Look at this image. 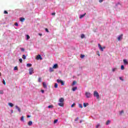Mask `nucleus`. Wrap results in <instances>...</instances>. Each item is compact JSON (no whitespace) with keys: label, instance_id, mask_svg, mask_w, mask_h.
<instances>
[{"label":"nucleus","instance_id":"nucleus-52","mask_svg":"<svg viewBox=\"0 0 128 128\" xmlns=\"http://www.w3.org/2000/svg\"><path fill=\"white\" fill-rule=\"evenodd\" d=\"M27 118H30V116L28 115V116H27Z\"/></svg>","mask_w":128,"mask_h":128},{"label":"nucleus","instance_id":"nucleus-29","mask_svg":"<svg viewBox=\"0 0 128 128\" xmlns=\"http://www.w3.org/2000/svg\"><path fill=\"white\" fill-rule=\"evenodd\" d=\"M121 70H124V65L121 66Z\"/></svg>","mask_w":128,"mask_h":128},{"label":"nucleus","instance_id":"nucleus-2","mask_svg":"<svg viewBox=\"0 0 128 128\" xmlns=\"http://www.w3.org/2000/svg\"><path fill=\"white\" fill-rule=\"evenodd\" d=\"M94 96H96V98H100V94H98V92L94 91Z\"/></svg>","mask_w":128,"mask_h":128},{"label":"nucleus","instance_id":"nucleus-26","mask_svg":"<svg viewBox=\"0 0 128 128\" xmlns=\"http://www.w3.org/2000/svg\"><path fill=\"white\" fill-rule=\"evenodd\" d=\"M54 108V106L52 105H50L49 106H48V108Z\"/></svg>","mask_w":128,"mask_h":128},{"label":"nucleus","instance_id":"nucleus-9","mask_svg":"<svg viewBox=\"0 0 128 128\" xmlns=\"http://www.w3.org/2000/svg\"><path fill=\"white\" fill-rule=\"evenodd\" d=\"M58 68V64H55L52 66V68Z\"/></svg>","mask_w":128,"mask_h":128},{"label":"nucleus","instance_id":"nucleus-14","mask_svg":"<svg viewBox=\"0 0 128 128\" xmlns=\"http://www.w3.org/2000/svg\"><path fill=\"white\" fill-rule=\"evenodd\" d=\"M32 125V121H29L28 122V126H30Z\"/></svg>","mask_w":128,"mask_h":128},{"label":"nucleus","instance_id":"nucleus-53","mask_svg":"<svg viewBox=\"0 0 128 128\" xmlns=\"http://www.w3.org/2000/svg\"><path fill=\"white\" fill-rule=\"evenodd\" d=\"M82 120H80V124H82Z\"/></svg>","mask_w":128,"mask_h":128},{"label":"nucleus","instance_id":"nucleus-25","mask_svg":"<svg viewBox=\"0 0 128 128\" xmlns=\"http://www.w3.org/2000/svg\"><path fill=\"white\" fill-rule=\"evenodd\" d=\"M54 68H50V72H54V69H53Z\"/></svg>","mask_w":128,"mask_h":128},{"label":"nucleus","instance_id":"nucleus-43","mask_svg":"<svg viewBox=\"0 0 128 128\" xmlns=\"http://www.w3.org/2000/svg\"><path fill=\"white\" fill-rule=\"evenodd\" d=\"M45 30H46V32H48V29L47 28H46L45 29Z\"/></svg>","mask_w":128,"mask_h":128},{"label":"nucleus","instance_id":"nucleus-39","mask_svg":"<svg viewBox=\"0 0 128 128\" xmlns=\"http://www.w3.org/2000/svg\"><path fill=\"white\" fill-rule=\"evenodd\" d=\"M3 84H4V86L6 84V81L4 80H3Z\"/></svg>","mask_w":128,"mask_h":128},{"label":"nucleus","instance_id":"nucleus-32","mask_svg":"<svg viewBox=\"0 0 128 128\" xmlns=\"http://www.w3.org/2000/svg\"><path fill=\"white\" fill-rule=\"evenodd\" d=\"M80 37L81 38H84V34H82Z\"/></svg>","mask_w":128,"mask_h":128},{"label":"nucleus","instance_id":"nucleus-50","mask_svg":"<svg viewBox=\"0 0 128 128\" xmlns=\"http://www.w3.org/2000/svg\"><path fill=\"white\" fill-rule=\"evenodd\" d=\"M41 92H42V94H44V90H41Z\"/></svg>","mask_w":128,"mask_h":128},{"label":"nucleus","instance_id":"nucleus-46","mask_svg":"<svg viewBox=\"0 0 128 128\" xmlns=\"http://www.w3.org/2000/svg\"><path fill=\"white\" fill-rule=\"evenodd\" d=\"M15 26H18V22H16Z\"/></svg>","mask_w":128,"mask_h":128},{"label":"nucleus","instance_id":"nucleus-47","mask_svg":"<svg viewBox=\"0 0 128 128\" xmlns=\"http://www.w3.org/2000/svg\"><path fill=\"white\" fill-rule=\"evenodd\" d=\"M97 54L98 56H100V52H98V53H97Z\"/></svg>","mask_w":128,"mask_h":128},{"label":"nucleus","instance_id":"nucleus-18","mask_svg":"<svg viewBox=\"0 0 128 128\" xmlns=\"http://www.w3.org/2000/svg\"><path fill=\"white\" fill-rule=\"evenodd\" d=\"M84 108H86L87 106H88V103H84Z\"/></svg>","mask_w":128,"mask_h":128},{"label":"nucleus","instance_id":"nucleus-33","mask_svg":"<svg viewBox=\"0 0 128 128\" xmlns=\"http://www.w3.org/2000/svg\"><path fill=\"white\" fill-rule=\"evenodd\" d=\"M76 106V103H73L71 106V108H74Z\"/></svg>","mask_w":128,"mask_h":128},{"label":"nucleus","instance_id":"nucleus-13","mask_svg":"<svg viewBox=\"0 0 128 128\" xmlns=\"http://www.w3.org/2000/svg\"><path fill=\"white\" fill-rule=\"evenodd\" d=\"M86 13H84L83 14L80 15V18H82L84 17V16H86Z\"/></svg>","mask_w":128,"mask_h":128},{"label":"nucleus","instance_id":"nucleus-49","mask_svg":"<svg viewBox=\"0 0 128 128\" xmlns=\"http://www.w3.org/2000/svg\"><path fill=\"white\" fill-rule=\"evenodd\" d=\"M56 14L55 12L52 13V16H54Z\"/></svg>","mask_w":128,"mask_h":128},{"label":"nucleus","instance_id":"nucleus-51","mask_svg":"<svg viewBox=\"0 0 128 128\" xmlns=\"http://www.w3.org/2000/svg\"><path fill=\"white\" fill-rule=\"evenodd\" d=\"M98 126H100V124H98V125L96 126V128H98Z\"/></svg>","mask_w":128,"mask_h":128},{"label":"nucleus","instance_id":"nucleus-17","mask_svg":"<svg viewBox=\"0 0 128 128\" xmlns=\"http://www.w3.org/2000/svg\"><path fill=\"white\" fill-rule=\"evenodd\" d=\"M110 120H108L107 122H106V125L108 126L110 124Z\"/></svg>","mask_w":128,"mask_h":128},{"label":"nucleus","instance_id":"nucleus-31","mask_svg":"<svg viewBox=\"0 0 128 128\" xmlns=\"http://www.w3.org/2000/svg\"><path fill=\"white\" fill-rule=\"evenodd\" d=\"M78 106L79 108H82V104H78Z\"/></svg>","mask_w":128,"mask_h":128},{"label":"nucleus","instance_id":"nucleus-28","mask_svg":"<svg viewBox=\"0 0 128 128\" xmlns=\"http://www.w3.org/2000/svg\"><path fill=\"white\" fill-rule=\"evenodd\" d=\"M24 116H22L21 117L20 120H21L22 122H24Z\"/></svg>","mask_w":128,"mask_h":128},{"label":"nucleus","instance_id":"nucleus-11","mask_svg":"<svg viewBox=\"0 0 128 128\" xmlns=\"http://www.w3.org/2000/svg\"><path fill=\"white\" fill-rule=\"evenodd\" d=\"M43 86L44 88H48V86H46V82H43Z\"/></svg>","mask_w":128,"mask_h":128},{"label":"nucleus","instance_id":"nucleus-10","mask_svg":"<svg viewBox=\"0 0 128 128\" xmlns=\"http://www.w3.org/2000/svg\"><path fill=\"white\" fill-rule=\"evenodd\" d=\"M123 62H124V64H126V65L128 64V60H126L124 59L123 60Z\"/></svg>","mask_w":128,"mask_h":128},{"label":"nucleus","instance_id":"nucleus-56","mask_svg":"<svg viewBox=\"0 0 128 128\" xmlns=\"http://www.w3.org/2000/svg\"><path fill=\"white\" fill-rule=\"evenodd\" d=\"M0 76H1L0 72Z\"/></svg>","mask_w":128,"mask_h":128},{"label":"nucleus","instance_id":"nucleus-5","mask_svg":"<svg viewBox=\"0 0 128 128\" xmlns=\"http://www.w3.org/2000/svg\"><path fill=\"white\" fill-rule=\"evenodd\" d=\"M34 68H30L29 69V74H34Z\"/></svg>","mask_w":128,"mask_h":128},{"label":"nucleus","instance_id":"nucleus-1","mask_svg":"<svg viewBox=\"0 0 128 128\" xmlns=\"http://www.w3.org/2000/svg\"><path fill=\"white\" fill-rule=\"evenodd\" d=\"M64 98H60L59 99V102L58 104V106H64Z\"/></svg>","mask_w":128,"mask_h":128},{"label":"nucleus","instance_id":"nucleus-24","mask_svg":"<svg viewBox=\"0 0 128 128\" xmlns=\"http://www.w3.org/2000/svg\"><path fill=\"white\" fill-rule=\"evenodd\" d=\"M76 84V80L73 81V82L72 84V86H74Z\"/></svg>","mask_w":128,"mask_h":128},{"label":"nucleus","instance_id":"nucleus-7","mask_svg":"<svg viewBox=\"0 0 128 128\" xmlns=\"http://www.w3.org/2000/svg\"><path fill=\"white\" fill-rule=\"evenodd\" d=\"M36 59L37 60H42V56L40 55H38L36 57Z\"/></svg>","mask_w":128,"mask_h":128},{"label":"nucleus","instance_id":"nucleus-54","mask_svg":"<svg viewBox=\"0 0 128 128\" xmlns=\"http://www.w3.org/2000/svg\"><path fill=\"white\" fill-rule=\"evenodd\" d=\"M39 36H42V34H39Z\"/></svg>","mask_w":128,"mask_h":128},{"label":"nucleus","instance_id":"nucleus-12","mask_svg":"<svg viewBox=\"0 0 128 128\" xmlns=\"http://www.w3.org/2000/svg\"><path fill=\"white\" fill-rule=\"evenodd\" d=\"M16 110H18V111L19 112H20L21 110H20V107H18V106H16Z\"/></svg>","mask_w":128,"mask_h":128},{"label":"nucleus","instance_id":"nucleus-19","mask_svg":"<svg viewBox=\"0 0 128 128\" xmlns=\"http://www.w3.org/2000/svg\"><path fill=\"white\" fill-rule=\"evenodd\" d=\"M58 84L56 83L54 84V88H58Z\"/></svg>","mask_w":128,"mask_h":128},{"label":"nucleus","instance_id":"nucleus-21","mask_svg":"<svg viewBox=\"0 0 128 128\" xmlns=\"http://www.w3.org/2000/svg\"><path fill=\"white\" fill-rule=\"evenodd\" d=\"M26 36L27 38H26L27 40H30V36L29 35L27 34V35H26Z\"/></svg>","mask_w":128,"mask_h":128},{"label":"nucleus","instance_id":"nucleus-36","mask_svg":"<svg viewBox=\"0 0 128 128\" xmlns=\"http://www.w3.org/2000/svg\"><path fill=\"white\" fill-rule=\"evenodd\" d=\"M116 68H114L112 69V72H116Z\"/></svg>","mask_w":128,"mask_h":128},{"label":"nucleus","instance_id":"nucleus-42","mask_svg":"<svg viewBox=\"0 0 128 128\" xmlns=\"http://www.w3.org/2000/svg\"><path fill=\"white\" fill-rule=\"evenodd\" d=\"M120 80H122V82H124V79H122V77H120Z\"/></svg>","mask_w":128,"mask_h":128},{"label":"nucleus","instance_id":"nucleus-40","mask_svg":"<svg viewBox=\"0 0 128 128\" xmlns=\"http://www.w3.org/2000/svg\"><path fill=\"white\" fill-rule=\"evenodd\" d=\"M58 120H54V124H56V122H58Z\"/></svg>","mask_w":128,"mask_h":128},{"label":"nucleus","instance_id":"nucleus-44","mask_svg":"<svg viewBox=\"0 0 128 128\" xmlns=\"http://www.w3.org/2000/svg\"><path fill=\"white\" fill-rule=\"evenodd\" d=\"M20 50H22V52H24V48H20Z\"/></svg>","mask_w":128,"mask_h":128},{"label":"nucleus","instance_id":"nucleus-4","mask_svg":"<svg viewBox=\"0 0 128 128\" xmlns=\"http://www.w3.org/2000/svg\"><path fill=\"white\" fill-rule=\"evenodd\" d=\"M85 94H86V98H90L92 96V94L88 92H86Z\"/></svg>","mask_w":128,"mask_h":128},{"label":"nucleus","instance_id":"nucleus-6","mask_svg":"<svg viewBox=\"0 0 128 128\" xmlns=\"http://www.w3.org/2000/svg\"><path fill=\"white\" fill-rule=\"evenodd\" d=\"M124 34H121L118 38V40L120 42V40H122V36Z\"/></svg>","mask_w":128,"mask_h":128},{"label":"nucleus","instance_id":"nucleus-15","mask_svg":"<svg viewBox=\"0 0 128 128\" xmlns=\"http://www.w3.org/2000/svg\"><path fill=\"white\" fill-rule=\"evenodd\" d=\"M25 18H20V20L22 22H24V20H25Z\"/></svg>","mask_w":128,"mask_h":128},{"label":"nucleus","instance_id":"nucleus-55","mask_svg":"<svg viewBox=\"0 0 128 128\" xmlns=\"http://www.w3.org/2000/svg\"><path fill=\"white\" fill-rule=\"evenodd\" d=\"M102 48H106L105 47H103Z\"/></svg>","mask_w":128,"mask_h":128},{"label":"nucleus","instance_id":"nucleus-30","mask_svg":"<svg viewBox=\"0 0 128 128\" xmlns=\"http://www.w3.org/2000/svg\"><path fill=\"white\" fill-rule=\"evenodd\" d=\"M38 82H42V78H38Z\"/></svg>","mask_w":128,"mask_h":128},{"label":"nucleus","instance_id":"nucleus-20","mask_svg":"<svg viewBox=\"0 0 128 128\" xmlns=\"http://www.w3.org/2000/svg\"><path fill=\"white\" fill-rule=\"evenodd\" d=\"M8 106H11V108H12V106H14V104H12V103H9Z\"/></svg>","mask_w":128,"mask_h":128},{"label":"nucleus","instance_id":"nucleus-16","mask_svg":"<svg viewBox=\"0 0 128 128\" xmlns=\"http://www.w3.org/2000/svg\"><path fill=\"white\" fill-rule=\"evenodd\" d=\"M76 90H78V87H74L72 88L73 92H75Z\"/></svg>","mask_w":128,"mask_h":128},{"label":"nucleus","instance_id":"nucleus-8","mask_svg":"<svg viewBox=\"0 0 128 128\" xmlns=\"http://www.w3.org/2000/svg\"><path fill=\"white\" fill-rule=\"evenodd\" d=\"M98 46L100 48V49L102 50V52H104V48L102 47V45H100V44H98Z\"/></svg>","mask_w":128,"mask_h":128},{"label":"nucleus","instance_id":"nucleus-23","mask_svg":"<svg viewBox=\"0 0 128 128\" xmlns=\"http://www.w3.org/2000/svg\"><path fill=\"white\" fill-rule=\"evenodd\" d=\"M26 66H28V68H30V67L32 66V64H26Z\"/></svg>","mask_w":128,"mask_h":128},{"label":"nucleus","instance_id":"nucleus-41","mask_svg":"<svg viewBox=\"0 0 128 128\" xmlns=\"http://www.w3.org/2000/svg\"><path fill=\"white\" fill-rule=\"evenodd\" d=\"M4 14H8V11L4 10Z\"/></svg>","mask_w":128,"mask_h":128},{"label":"nucleus","instance_id":"nucleus-38","mask_svg":"<svg viewBox=\"0 0 128 128\" xmlns=\"http://www.w3.org/2000/svg\"><path fill=\"white\" fill-rule=\"evenodd\" d=\"M14 70H18V66H15L14 68Z\"/></svg>","mask_w":128,"mask_h":128},{"label":"nucleus","instance_id":"nucleus-48","mask_svg":"<svg viewBox=\"0 0 128 128\" xmlns=\"http://www.w3.org/2000/svg\"><path fill=\"white\" fill-rule=\"evenodd\" d=\"M104 2V0H99V2Z\"/></svg>","mask_w":128,"mask_h":128},{"label":"nucleus","instance_id":"nucleus-27","mask_svg":"<svg viewBox=\"0 0 128 128\" xmlns=\"http://www.w3.org/2000/svg\"><path fill=\"white\" fill-rule=\"evenodd\" d=\"M122 114H124V110H121V111L120 112V116H122Z\"/></svg>","mask_w":128,"mask_h":128},{"label":"nucleus","instance_id":"nucleus-22","mask_svg":"<svg viewBox=\"0 0 128 128\" xmlns=\"http://www.w3.org/2000/svg\"><path fill=\"white\" fill-rule=\"evenodd\" d=\"M22 58H23V60H26V55H24V54L22 55Z\"/></svg>","mask_w":128,"mask_h":128},{"label":"nucleus","instance_id":"nucleus-37","mask_svg":"<svg viewBox=\"0 0 128 128\" xmlns=\"http://www.w3.org/2000/svg\"><path fill=\"white\" fill-rule=\"evenodd\" d=\"M19 61H20V64H22V58L19 59Z\"/></svg>","mask_w":128,"mask_h":128},{"label":"nucleus","instance_id":"nucleus-34","mask_svg":"<svg viewBox=\"0 0 128 128\" xmlns=\"http://www.w3.org/2000/svg\"><path fill=\"white\" fill-rule=\"evenodd\" d=\"M80 118H78V117L76 118L75 120H74V122H78V120Z\"/></svg>","mask_w":128,"mask_h":128},{"label":"nucleus","instance_id":"nucleus-35","mask_svg":"<svg viewBox=\"0 0 128 128\" xmlns=\"http://www.w3.org/2000/svg\"><path fill=\"white\" fill-rule=\"evenodd\" d=\"M84 58V55L81 54V56H80V58Z\"/></svg>","mask_w":128,"mask_h":128},{"label":"nucleus","instance_id":"nucleus-45","mask_svg":"<svg viewBox=\"0 0 128 128\" xmlns=\"http://www.w3.org/2000/svg\"><path fill=\"white\" fill-rule=\"evenodd\" d=\"M4 94V91L0 90V94Z\"/></svg>","mask_w":128,"mask_h":128},{"label":"nucleus","instance_id":"nucleus-3","mask_svg":"<svg viewBox=\"0 0 128 128\" xmlns=\"http://www.w3.org/2000/svg\"><path fill=\"white\" fill-rule=\"evenodd\" d=\"M57 82L59 84H61L62 86H64V82L62 80H57Z\"/></svg>","mask_w":128,"mask_h":128}]
</instances>
